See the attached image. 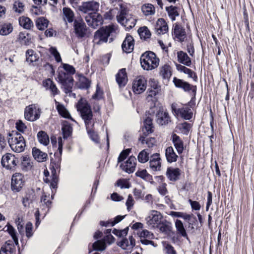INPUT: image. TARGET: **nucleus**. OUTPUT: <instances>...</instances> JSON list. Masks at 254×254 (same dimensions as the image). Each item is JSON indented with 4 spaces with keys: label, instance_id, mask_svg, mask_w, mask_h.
Segmentation results:
<instances>
[{
    "label": "nucleus",
    "instance_id": "40",
    "mask_svg": "<svg viewBox=\"0 0 254 254\" xmlns=\"http://www.w3.org/2000/svg\"><path fill=\"white\" fill-rule=\"evenodd\" d=\"M13 26L10 23H5L0 25V35L6 36L12 32Z\"/></svg>",
    "mask_w": 254,
    "mask_h": 254
},
{
    "label": "nucleus",
    "instance_id": "35",
    "mask_svg": "<svg viewBox=\"0 0 254 254\" xmlns=\"http://www.w3.org/2000/svg\"><path fill=\"white\" fill-rule=\"evenodd\" d=\"M15 250V247L12 242L8 241L1 247L0 254H12Z\"/></svg>",
    "mask_w": 254,
    "mask_h": 254
},
{
    "label": "nucleus",
    "instance_id": "58",
    "mask_svg": "<svg viewBox=\"0 0 254 254\" xmlns=\"http://www.w3.org/2000/svg\"><path fill=\"white\" fill-rule=\"evenodd\" d=\"M181 130L184 134L187 135L191 127L190 124L188 122H184L181 125Z\"/></svg>",
    "mask_w": 254,
    "mask_h": 254
},
{
    "label": "nucleus",
    "instance_id": "37",
    "mask_svg": "<svg viewBox=\"0 0 254 254\" xmlns=\"http://www.w3.org/2000/svg\"><path fill=\"white\" fill-rule=\"evenodd\" d=\"M160 74L163 79H169L172 75L171 67L168 64H164L160 67Z\"/></svg>",
    "mask_w": 254,
    "mask_h": 254
},
{
    "label": "nucleus",
    "instance_id": "28",
    "mask_svg": "<svg viewBox=\"0 0 254 254\" xmlns=\"http://www.w3.org/2000/svg\"><path fill=\"white\" fill-rule=\"evenodd\" d=\"M176 68L179 71L188 74V77L192 78L194 81H197V76L196 73L191 69L180 64H176Z\"/></svg>",
    "mask_w": 254,
    "mask_h": 254
},
{
    "label": "nucleus",
    "instance_id": "24",
    "mask_svg": "<svg viewBox=\"0 0 254 254\" xmlns=\"http://www.w3.org/2000/svg\"><path fill=\"white\" fill-rule=\"evenodd\" d=\"M134 41L133 37L127 34L126 37L122 45V48L124 52L127 53H131L134 48Z\"/></svg>",
    "mask_w": 254,
    "mask_h": 254
},
{
    "label": "nucleus",
    "instance_id": "61",
    "mask_svg": "<svg viewBox=\"0 0 254 254\" xmlns=\"http://www.w3.org/2000/svg\"><path fill=\"white\" fill-rule=\"evenodd\" d=\"M135 175L136 176L145 180L149 179L151 177L150 175L147 173L146 170H138L135 173Z\"/></svg>",
    "mask_w": 254,
    "mask_h": 254
},
{
    "label": "nucleus",
    "instance_id": "41",
    "mask_svg": "<svg viewBox=\"0 0 254 254\" xmlns=\"http://www.w3.org/2000/svg\"><path fill=\"white\" fill-rule=\"evenodd\" d=\"M84 122L87 131L93 129L95 122L93 118V114L81 117Z\"/></svg>",
    "mask_w": 254,
    "mask_h": 254
},
{
    "label": "nucleus",
    "instance_id": "14",
    "mask_svg": "<svg viewBox=\"0 0 254 254\" xmlns=\"http://www.w3.org/2000/svg\"><path fill=\"white\" fill-rule=\"evenodd\" d=\"M59 79L63 86L64 90L66 94L70 93L72 91L73 85V78L65 73L60 74L59 75Z\"/></svg>",
    "mask_w": 254,
    "mask_h": 254
},
{
    "label": "nucleus",
    "instance_id": "4",
    "mask_svg": "<svg viewBox=\"0 0 254 254\" xmlns=\"http://www.w3.org/2000/svg\"><path fill=\"white\" fill-rule=\"evenodd\" d=\"M115 27L113 25H109L102 27L95 32L93 38L94 45H101L106 43L111 34L115 31Z\"/></svg>",
    "mask_w": 254,
    "mask_h": 254
},
{
    "label": "nucleus",
    "instance_id": "7",
    "mask_svg": "<svg viewBox=\"0 0 254 254\" xmlns=\"http://www.w3.org/2000/svg\"><path fill=\"white\" fill-rule=\"evenodd\" d=\"M18 162V159L10 153L3 155L1 161L2 166L7 170H14Z\"/></svg>",
    "mask_w": 254,
    "mask_h": 254
},
{
    "label": "nucleus",
    "instance_id": "22",
    "mask_svg": "<svg viewBox=\"0 0 254 254\" xmlns=\"http://www.w3.org/2000/svg\"><path fill=\"white\" fill-rule=\"evenodd\" d=\"M136 159L134 156H131L125 163L121 164V168L127 173L129 174L133 173L136 166Z\"/></svg>",
    "mask_w": 254,
    "mask_h": 254
},
{
    "label": "nucleus",
    "instance_id": "16",
    "mask_svg": "<svg viewBox=\"0 0 254 254\" xmlns=\"http://www.w3.org/2000/svg\"><path fill=\"white\" fill-rule=\"evenodd\" d=\"M147 86V81L143 76H138L133 80L132 90L135 94H139L143 92Z\"/></svg>",
    "mask_w": 254,
    "mask_h": 254
},
{
    "label": "nucleus",
    "instance_id": "64",
    "mask_svg": "<svg viewBox=\"0 0 254 254\" xmlns=\"http://www.w3.org/2000/svg\"><path fill=\"white\" fill-rule=\"evenodd\" d=\"M131 151L130 149H127L123 150L120 154L118 161V162H121L124 161L128 156Z\"/></svg>",
    "mask_w": 254,
    "mask_h": 254
},
{
    "label": "nucleus",
    "instance_id": "27",
    "mask_svg": "<svg viewBox=\"0 0 254 254\" xmlns=\"http://www.w3.org/2000/svg\"><path fill=\"white\" fill-rule=\"evenodd\" d=\"M161 158L158 153H154L150 156V167L153 171L159 170L161 168Z\"/></svg>",
    "mask_w": 254,
    "mask_h": 254
},
{
    "label": "nucleus",
    "instance_id": "13",
    "mask_svg": "<svg viewBox=\"0 0 254 254\" xmlns=\"http://www.w3.org/2000/svg\"><path fill=\"white\" fill-rule=\"evenodd\" d=\"M23 175L20 173H14L11 178V187L12 190L19 191L24 186Z\"/></svg>",
    "mask_w": 254,
    "mask_h": 254
},
{
    "label": "nucleus",
    "instance_id": "42",
    "mask_svg": "<svg viewBox=\"0 0 254 254\" xmlns=\"http://www.w3.org/2000/svg\"><path fill=\"white\" fill-rule=\"evenodd\" d=\"M19 23L21 26L26 29H30L33 26V23L31 20L27 17L22 16L19 18Z\"/></svg>",
    "mask_w": 254,
    "mask_h": 254
},
{
    "label": "nucleus",
    "instance_id": "11",
    "mask_svg": "<svg viewBox=\"0 0 254 254\" xmlns=\"http://www.w3.org/2000/svg\"><path fill=\"white\" fill-rule=\"evenodd\" d=\"M99 8V3L95 1L84 2L79 6V10L85 13H88L91 15L96 13Z\"/></svg>",
    "mask_w": 254,
    "mask_h": 254
},
{
    "label": "nucleus",
    "instance_id": "2",
    "mask_svg": "<svg viewBox=\"0 0 254 254\" xmlns=\"http://www.w3.org/2000/svg\"><path fill=\"white\" fill-rule=\"evenodd\" d=\"M8 143L11 149L18 153L23 151L26 146L24 137L17 131L9 133Z\"/></svg>",
    "mask_w": 254,
    "mask_h": 254
},
{
    "label": "nucleus",
    "instance_id": "63",
    "mask_svg": "<svg viewBox=\"0 0 254 254\" xmlns=\"http://www.w3.org/2000/svg\"><path fill=\"white\" fill-rule=\"evenodd\" d=\"M16 128L20 132L24 133L27 129V126L21 120H18L16 123Z\"/></svg>",
    "mask_w": 254,
    "mask_h": 254
},
{
    "label": "nucleus",
    "instance_id": "32",
    "mask_svg": "<svg viewBox=\"0 0 254 254\" xmlns=\"http://www.w3.org/2000/svg\"><path fill=\"white\" fill-rule=\"evenodd\" d=\"M165 10L168 13V16L172 21H175L176 17L179 16L180 15V8L178 7L173 5L166 6Z\"/></svg>",
    "mask_w": 254,
    "mask_h": 254
},
{
    "label": "nucleus",
    "instance_id": "25",
    "mask_svg": "<svg viewBox=\"0 0 254 254\" xmlns=\"http://www.w3.org/2000/svg\"><path fill=\"white\" fill-rule=\"evenodd\" d=\"M171 140L175 146L178 153L181 154L184 150V143L182 139L179 136L175 133H173L171 136Z\"/></svg>",
    "mask_w": 254,
    "mask_h": 254
},
{
    "label": "nucleus",
    "instance_id": "57",
    "mask_svg": "<svg viewBox=\"0 0 254 254\" xmlns=\"http://www.w3.org/2000/svg\"><path fill=\"white\" fill-rule=\"evenodd\" d=\"M50 52L54 57L56 61L58 63L62 62V58L61 57L60 54L55 47H52L50 48Z\"/></svg>",
    "mask_w": 254,
    "mask_h": 254
},
{
    "label": "nucleus",
    "instance_id": "12",
    "mask_svg": "<svg viewBox=\"0 0 254 254\" xmlns=\"http://www.w3.org/2000/svg\"><path fill=\"white\" fill-rule=\"evenodd\" d=\"M115 239L111 235H107L103 239L100 240H97L95 242L92 247L94 250L98 251H103L106 248V243L111 244L114 243Z\"/></svg>",
    "mask_w": 254,
    "mask_h": 254
},
{
    "label": "nucleus",
    "instance_id": "50",
    "mask_svg": "<svg viewBox=\"0 0 254 254\" xmlns=\"http://www.w3.org/2000/svg\"><path fill=\"white\" fill-rule=\"evenodd\" d=\"M138 33L141 39L146 40L151 36V33L148 28L146 26L140 27L138 29Z\"/></svg>",
    "mask_w": 254,
    "mask_h": 254
},
{
    "label": "nucleus",
    "instance_id": "33",
    "mask_svg": "<svg viewBox=\"0 0 254 254\" xmlns=\"http://www.w3.org/2000/svg\"><path fill=\"white\" fill-rule=\"evenodd\" d=\"M32 155L34 159L39 162L46 161L48 157L46 153L42 152L36 147L33 148Z\"/></svg>",
    "mask_w": 254,
    "mask_h": 254
},
{
    "label": "nucleus",
    "instance_id": "59",
    "mask_svg": "<svg viewBox=\"0 0 254 254\" xmlns=\"http://www.w3.org/2000/svg\"><path fill=\"white\" fill-rule=\"evenodd\" d=\"M26 236L28 238H30L33 236V225L30 222H28L25 226Z\"/></svg>",
    "mask_w": 254,
    "mask_h": 254
},
{
    "label": "nucleus",
    "instance_id": "15",
    "mask_svg": "<svg viewBox=\"0 0 254 254\" xmlns=\"http://www.w3.org/2000/svg\"><path fill=\"white\" fill-rule=\"evenodd\" d=\"M162 216L161 213L157 211L153 210L151 212L149 216L146 219L147 224L151 228H156L162 221Z\"/></svg>",
    "mask_w": 254,
    "mask_h": 254
},
{
    "label": "nucleus",
    "instance_id": "18",
    "mask_svg": "<svg viewBox=\"0 0 254 254\" xmlns=\"http://www.w3.org/2000/svg\"><path fill=\"white\" fill-rule=\"evenodd\" d=\"M149 88L147 91L146 99L149 101L151 98L154 97L160 91V86L158 85L157 81L151 78L149 80Z\"/></svg>",
    "mask_w": 254,
    "mask_h": 254
},
{
    "label": "nucleus",
    "instance_id": "53",
    "mask_svg": "<svg viewBox=\"0 0 254 254\" xmlns=\"http://www.w3.org/2000/svg\"><path fill=\"white\" fill-rule=\"evenodd\" d=\"M158 228L161 232L167 234L171 231V227L170 224L165 221L162 222V221L160 223L159 225L156 227Z\"/></svg>",
    "mask_w": 254,
    "mask_h": 254
},
{
    "label": "nucleus",
    "instance_id": "26",
    "mask_svg": "<svg viewBox=\"0 0 254 254\" xmlns=\"http://www.w3.org/2000/svg\"><path fill=\"white\" fill-rule=\"evenodd\" d=\"M155 29L157 34L161 35L167 33L168 31V26L163 18H159L155 26Z\"/></svg>",
    "mask_w": 254,
    "mask_h": 254
},
{
    "label": "nucleus",
    "instance_id": "45",
    "mask_svg": "<svg viewBox=\"0 0 254 254\" xmlns=\"http://www.w3.org/2000/svg\"><path fill=\"white\" fill-rule=\"evenodd\" d=\"M175 227L178 234L185 238L188 237L186 231L184 228L183 222L179 219H177L175 221Z\"/></svg>",
    "mask_w": 254,
    "mask_h": 254
},
{
    "label": "nucleus",
    "instance_id": "43",
    "mask_svg": "<svg viewBox=\"0 0 254 254\" xmlns=\"http://www.w3.org/2000/svg\"><path fill=\"white\" fill-rule=\"evenodd\" d=\"M4 228H6L5 231L10 235L15 245H18V239L16 236L15 229L9 223H7Z\"/></svg>",
    "mask_w": 254,
    "mask_h": 254
},
{
    "label": "nucleus",
    "instance_id": "44",
    "mask_svg": "<svg viewBox=\"0 0 254 254\" xmlns=\"http://www.w3.org/2000/svg\"><path fill=\"white\" fill-rule=\"evenodd\" d=\"M26 60L30 63L36 62L39 59V56L33 50L28 49L26 52Z\"/></svg>",
    "mask_w": 254,
    "mask_h": 254
},
{
    "label": "nucleus",
    "instance_id": "49",
    "mask_svg": "<svg viewBox=\"0 0 254 254\" xmlns=\"http://www.w3.org/2000/svg\"><path fill=\"white\" fill-rule=\"evenodd\" d=\"M62 130L64 138L66 139L71 135L72 127L69 124H64L62 127Z\"/></svg>",
    "mask_w": 254,
    "mask_h": 254
},
{
    "label": "nucleus",
    "instance_id": "48",
    "mask_svg": "<svg viewBox=\"0 0 254 254\" xmlns=\"http://www.w3.org/2000/svg\"><path fill=\"white\" fill-rule=\"evenodd\" d=\"M37 137L41 144L46 146L49 143V136L45 131H40L37 134Z\"/></svg>",
    "mask_w": 254,
    "mask_h": 254
},
{
    "label": "nucleus",
    "instance_id": "36",
    "mask_svg": "<svg viewBox=\"0 0 254 254\" xmlns=\"http://www.w3.org/2000/svg\"><path fill=\"white\" fill-rule=\"evenodd\" d=\"M55 101L56 105V108L59 114L64 118L70 119L73 121V120L71 117L69 113L65 108L64 106L63 105L61 104L59 102H57L56 100Z\"/></svg>",
    "mask_w": 254,
    "mask_h": 254
},
{
    "label": "nucleus",
    "instance_id": "1",
    "mask_svg": "<svg viewBox=\"0 0 254 254\" xmlns=\"http://www.w3.org/2000/svg\"><path fill=\"white\" fill-rule=\"evenodd\" d=\"M140 61L143 69L150 70L158 67L160 60L154 53L146 51L141 55Z\"/></svg>",
    "mask_w": 254,
    "mask_h": 254
},
{
    "label": "nucleus",
    "instance_id": "3",
    "mask_svg": "<svg viewBox=\"0 0 254 254\" xmlns=\"http://www.w3.org/2000/svg\"><path fill=\"white\" fill-rule=\"evenodd\" d=\"M121 10L117 15V21L128 29L133 28L136 24V20L132 15L129 13L128 10L120 4Z\"/></svg>",
    "mask_w": 254,
    "mask_h": 254
},
{
    "label": "nucleus",
    "instance_id": "55",
    "mask_svg": "<svg viewBox=\"0 0 254 254\" xmlns=\"http://www.w3.org/2000/svg\"><path fill=\"white\" fill-rule=\"evenodd\" d=\"M116 185L121 189H128L130 187L129 182L126 179H119L116 183Z\"/></svg>",
    "mask_w": 254,
    "mask_h": 254
},
{
    "label": "nucleus",
    "instance_id": "6",
    "mask_svg": "<svg viewBox=\"0 0 254 254\" xmlns=\"http://www.w3.org/2000/svg\"><path fill=\"white\" fill-rule=\"evenodd\" d=\"M41 113L39 108L35 104H31L25 108L24 118L28 121L34 122L39 119Z\"/></svg>",
    "mask_w": 254,
    "mask_h": 254
},
{
    "label": "nucleus",
    "instance_id": "52",
    "mask_svg": "<svg viewBox=\"0 0 254 254\" xmlns=\"http://www.w3.org/2000/svg\"><path fill=\"white\" fill-rule=\"evenodd\" d=\"M32 163L30 159L27 156H23L21 163V167L23 171H28L32 168Z\"/></svg>",
    "mask_w": 254,
    "mask_h": 254
},
{
    "label": "nucleus",
    "instance_id": "47",
    "mask_svg": "<svg viewBox=\"0 0 254 254\" xmlns=\"http://www.w3.org/2000/svg\"><path fill=\"white\" fill-rule=\"evenodd\" d=\"M90 86V81L89 79L84 76H80L77 83V87L81 89H87Z\"/></svg>",
    "mask_w": 254,
    "mask_h": 254
},
{
    "label": "nucleus",
    "instance_id": "8",
    "mask_svg": "<svg viewBox=\"0 0 254 254\" xmlns=\"http://www.w3.org/2000/svg\"><path fill=\"white\" fill-rule=\"evenodd\" d=\"M156 111V121L161 126L166 125L171 121L168 113L165 111L162 106H155Z\"/></svg>",
    "mask_w": 254,
    "mask_h": 254
},
{
    "label": "nucleus",
    "instance_id": "31",
    "mask_svg": "<svg viewBox=\"0 0 254 254\" xmlns=\"http://www.w3.org/2000/svg\"><path fill=\"white\" fill-rule=\"evenodd\" d=\"M165 156L169 163H173L177 161L178 156L175 153L174 148L172 146L166 148L165 150Z\"/></svg>",
    "mask_w": 254,
    "mask_h": 254
},
{
    "label": "nucleus",
    "instance_id": "20",
    "mask_svg": "<svg viewBox=\"0 0 254 254\" xmlns=\"http://www.w3.org/2000/svg\"><path fill=\"white\" fill-rule=\"evenodd\" d=\"M165 174L169 181L175 182L180 179L182 171L179 168L169 167L167 169Z\"/></svg>",
    "mask_w": 254,
    "mask_h": 254
},
{
    "label": "nucleus",
    "instance_id": "56",
    "mask_svg": "<svg viewBox=\"0 0 254 254\" xmlns=\"http://www.w3.org/2000/svg\"><path fill=\"white\" fill-rule=\"evenodd\" d=\"M13 9L18 13H21L24 10V4L20 1H15L13 4Z\"/></svg>",
    "mask_w": 254,
    "mask_h": 254
},
{
    "label": "nucleus",
    "instance_id": "46",
    "mask_svg": "<svg viewBox=\"0 0 254 254\" xmlns=\"http://www.w3.org/2000/svg\"><path fill=\"white\" fill-rule=\"evenodd\" d=\"M49 21L44 17H40L36 21V26L40 30H44L48 27Z\"/></svg>",
    "mask_w": 254,
    "mask_h": 254
},
{
    "label": "nucleus",
    "instance_id": "10",
    "mask_svg": "<svg viewBox=\"0 0 254 254\" xmlns=\"http://www.w3.org/2000/svg\"><path fill=\"white\" fill-rule=\"evenodd\" d=\"M76 108L81 117L93 114L90 104L84 98H80L76 105Z\"/></svg>",
    "mask_w": 254,
    "mask_h": 254
},
{
    "label": "nucleus",
    "instance_id": "9",
    "mask_svg": "<svg viewBox=\"0 0 254 254\" xmlns=\"http://www.w3.org/2000/svg\"><path fill=\"white\" fill-rule=\"evenodd\" d=\"M173 82L176 87L182 89L185 92H191L193 95L195 96L196 93V86L195 85H192L183 79L175 77L173 78Z\"/></svg>",
    "mask_w": 254,
    "mask_h": 254
},
{
    "label": "nucleus",
    "instance_id": "38",
    "mask_svg": "<svg viewBox=\"0 0 254 254\" xmlns=\"http://www.w3.org/2000/svg\"><path fill=\"white\" fill-rule=\"evenodd\" d=\"M150 154V151L149 149H144L141 151L137 156L138 162L141 163L147 162L149 160Z\"/></svg>",
    "mask_w": 254,
    "mask_h": 254
},
{
    "label": "nucleus",
    "instance_id": "34",
    "mask_svg": "<svg viewBox=\"0 0 254 254\" xmlns=\"http://www.w3.org/2000/svg\"><path fill=\"white\" fill-rule=\"evenodd\" d=\"M152 120L150 117H147L144 121V126L142 128L143 133L145 136H147L152 133L153 130Z\"/></svg>",
    "mask_w": 254,
    "mask_h": 254
},
{
    "label": "nucleus",
    "instance_id": "17",
    "mask_svg": "<svg viewBox=\"0 0 254 254\" xmlns=\"http://www.w3.org/2000/svg\"><path fill=\"white\" fill-rule=\"evenodd\" d=\"M85 20L89 26L96 29L98 26L102 24L103 20L101 15L99 13H91L85 17Z\"/></svg>",
    "mask_w": 254,
    "mask_h": 254
},
{
    "label": "nucleus",
    "instance_id": "39",
    "mask_svg": "<svg viewBox=\"0 0 254 254\" xmlns=\"http://www.w3.org/2000/svg\"><path fill=\"white\" fill-rule=\"evenodd\" d=\"M141 10L145 16L152 15L155 13V8L151 3H145L141 6Z\"/></svg>",
    "mask_w": 254,
    "mask_h": 254
},
{
    "label": "nucleus",
    "instance_id": "5",
    "mask_svg": "<svg viewBox=\"0 0 254 254\" xmlns=\"http://www.w3.org/2000/svg\"><path fill=\"white\" fill-rule=\"evenodd\" d=\"M173 113L176 117H180L186 120H190L192 117L191 110L188 106L178 108L177 104L173 103L171 105Z\"/></svg>",
    "mask_w": 254,
    "mask_h": 254
},
{
    "label": "nucleus",
    "instance_id": "51",
    "mask_svg": "<svg viewBox=\"0 0 254 254\" xmlns=\"http://www.w3.org/2000/svg\"><path fill=\"white\" fill-rule=\"evenodd\" d=\"M64 18L65 21H67L68 22H72L73 20L74 13L73 12L67 7H64L63 8Z\"/></svg>",
    "mask_w": 254,
    "mask_h": 254
},
{
    "label": "nucleus",
    "instance_id": "19",
    "mask_svg": "<svg viewBox=\"0 0 254 254\" xmlns=\"http://www.w3.org/2000/svg\"><path fill=\"white\" fill-rule=\"evenodd\" d=\"M74 29L75 35L78 38H83L86 35L87 26L82 20H75L74 21Z\"/></svg>",
    "mask_w": 254,
    "mask_h": 254
},
{
    "label": "nucleus",
    "instance_id": "60",
    "mask_svg": "<svg viewBox=\"0 0 254 254\" xmlns=\"http://www.w3.org/2000/svg\"><path fill=\"white\" fill-rule=\"evenodd\" d=\"M52 179L50 183V186L52 188L55 189L57 188V183L58 182V175L55 170L52 171Z\"/></svg>",
    "mask_w": 254,
    "mask_h": 254
},
{
    "label": "nucleus",
    "instance_id": "21",
    "mask_svg": "<svg viewBox=\"0 0 254 254\" xmlns=\"http://www.w3.org/2000/svg\"><path fill=\"white\" fill-rule=\"evenodd\" d=\"M172 35L180 42L184 41L186 37L185 29L178 23H175L173 26Z\"/></svg>",
    "mask_w": 254,
    "mask_h": 254
},
{
    "label": "nucleus",
    "instance_id": "30",
    "mask_svg": "<svg viewBox=\"0 0 254 254\" xmlns=\"http://www.w3.org/2000/svg\"><path fill=\"white\" fill-rule=\"evenodd\" d=\"M43 85L46 89L50 90L53 96L59 94V90L57 88L56 84L50 78H48L44 80L43 81Z\"/></svg>",
    "mask_w": 254,
    "mask_h": 254
},
{
    "label": "nucleus",
    "instance_id": "23",
    "mask_svg": "<svg viewBox=\"0 0 254 254\" xmlns=\"http://www.w3.org/2000/svg\"><path fill=\"white\" fill-rule=\"evenodd\" d=\"M116 80L120 88H122L126 85L128 79L125 68H122L117 73Z\"/></svg>",
    "mask_w": 254,
    "mask_h": 254
},
{
    "label": "nucleus",
    "instance_id": "54",
    "mask_svg": "<svg viewBox=\"0 0 254 254\" xmlns=\"http://www.w3.org/2000/svg\"><path fill=\"white\" fill-rule=\"evenodd\" d=\"M18 41L21 44L29 45L31 43V39L28 35H25L24 33L20 32L18 35Z\"/></svg>",
    "mask_w": 254,
    "mask_h": 254
},
{
    "label": "nucleus",
    "instance_id": "29",
    "mask_svg": "<svg viewBox=\"0 0 254 254\" xmlns=\"http://www.w3.org/2000/svg\"><path fill=\"white\" fill-rule=\"evenodd\" d=\"M177 58L179 63L187 66H190L191 64L190 58L184 51H180L177 52Z\"/></svg>",
    "mask_w": 254,
    "mask_h": 254
},
{
    "label": "nucleus",
    "instance_id": "62",
    "mask_svg": "<svg viewBox=\"0 0 254 254\" xmlns=\"http://www.w3.org/2000/svg\"><path fill=\"white\" fill-rule=\"evenodd\" d=\"M49 197V196H47L45 193H43L41 198V202L42 203V205L48 209L51 204V201L48 199Z\"/></svg>",
    "mask_w": 254,
    "mask_h": 254
}]
</instances>
